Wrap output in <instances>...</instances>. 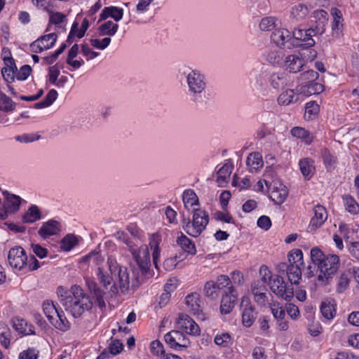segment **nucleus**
Segmentation results:
<instances>
[{"label":"nucleus","instance_id":"obj_39","mask_svg":"<svg viewBox=\"0 0 359 359\" xmlns=\"http://www.w3.org/2000/svg\"><path fill=\"white\" fill-rule=\"evenodd\" d=\"M67 20V17L62 13L55 12L50 15L49 18V25L53 24L55 25V29L60 32H65V21Z\"/></svg>","mask_w":359,"mask_h":359},{"label":"nucleus","instance_id":"obj_41","mask_svg":"<svg viewBox=\"0 0 359 359\" xmlns=\"http://www.w3.org/2000/svg\"><path fill=\"white\" fill-rule=\"evenodd\" d=\"M118 25L108 20L102 23L98 28L100 36H114L118 31Z\"/></svg>","mask_w":359,"mask_h":359},{"label":"nucleus","instance_id":"obj_58","mask_svg":"<svg viewBox=\"0 0 359 359\" xmlns=\"http://www.w3.org/2000/svg\"><path fill=\"white\" fill-rule=\"evenodd\" d=\"M289 262L290 264L302 265L303 253L301 250L296 249L292 250L289 255Z\"/></svg>","mask_w":359,"mask_h":359},{"label":"nucleus","instance_id":"obj_18","mask_svg":"<svg viewBox=\"0 0 359 359\" xmlns=\"http://www.w3.org/2000/svg\"><path fill=\"white\" fill-rule=\"evenodd\" d=\"M201 303L200 295L196 292L189 294L186 297V304L189 308V312L196 316L198 319L203 320L205 317Z\"/></svg>","mask_w":359,"mask_h":359},{"label":"nucleus","instance_id":"obj_6","mask_svg":"<svg viewBox=\"0 0 359 359\" xmlns=\"http://www.w3.org/2000/svg\"><path fill=\"white\" fill-rule=\"evenodd\" d=\"M107 264L111 273L115 276L117 274V281L121 292L124 293L128 291L130 283V273L128 268L120 266L116 260L111 257L108 258Z\"/></svg>","mask_w":359,"mask_h":359},{"label":"nucleus","instance_id":"obj_22","mask_svg":"<svg viewBox=\"0 0 359 359\" xmlns=\"http://www.w3.org/2000/svg\"><path fill=\"white\" fill-rule=\"evenodd\" d=\"M60 231V226L58 222L54 219H50L43 223L41 227L38 231L39 235L43 238H47L50 236L57 235Z\"/></svg>","mask_w":359,"mask_h":359},{"label":"nucleus","instance_id":"obj_43","mask_svg":"<svg viewBox=\"0 0 359 359\" xmlns=\"http://www.w3.org/2000/svg\"><path fill=\"white\" fill-rule=\"evenodd\" d=\"M320 312L327 320L332 319L336 313L334 304L328 300L323 301L320 305Z\"/></svg>","mask_w":359,"mask_h":359},{"label":"nucleus","instance_id":"obj_4","mask_svg":"<svg viewBox=\"0 0 359 359\" xmlns=\"http://www.w3.org/2000/svg\"><path fill=\"white\" fill-rule=\"evenodd\" d=\"M340 266L339 257L334 254H328L322 264L316 269L317 282L319 285L325 286L331 282Z\"/></svg>","mask_w":359,"mask_h":359},{"label":"nucleus","instance_id":"obj_49","mask_svg":"<svg viewBox=\"0 0 359 359\" xmlns=\"http://www.w3.org/2000/svg\"><path fill=\"white\" fill-rule=\"evenodd\" d=\"M298 99L297 95L295 94L293 90L288 89L285 92L282 93L278 98V102L280 104L287 105L291 102L296 101Z\"/></svg>","mask_w":359,"mask_h":359},{"label":"nucleus","instance_id":"obj_36","mask_svg":"<svg viewBox=\"0 0 359 359\" xmlns=\"http://www.w3.org/2000/svg\"><path fill=\"white\" fill-rule=\"evenodd\" d=\"M177 243L184 252L191 255L196 254V249L195 243L183 233L177 238Z\"/></svg>","mask_w":359,"mask_h":359},{"label":"nucleus","instance_id":"obj_48","mask_svg":"<svg viewBox=\"0 0 359 359\" xmlns=\"http://www.w3.org/2000/svg\"><path fill=\"white\" fill-rule=\"evenodd\" d=\"M219 290L217 287L215 281L210 280L204 286L205 295L210 299L214 300L219 297Z\"/></svg>","mask_w":359,"mask_h":359},{"label":"nucleus","instance_id":"obj_64","mask_svg":"<svg viewBox=\"0 0 359 359\" xmlns=\"http://www.w3.org/2000/svg\"><path fill=\"white\" fill-rule=\"evenodd\" d=\"M39 351L34 348H29L19 354V359H36Z\"/></svg>","mask_w":359,"mask_h":359},{"label":"nucleus","instance_id":"obj_61","mask_svg":"<svg viewBox=\"0 0 359 359\" xmlns=\"http://www.w3.org/2000/svg\"><path fill=\"white\" fill-rule=\"evenodd\" d=\"M91 294L93 296V298L95 299L96 304L99 306V308L102 310L105 309L106 303L104 299V292H103L100 288L99 290H95Z\"/></svg>","mask_w":359,"mask_h":359},{"label":"nucleus","instance_id":"obj_1","mask_svg":"<svg viewBox=\"0 0 359 359\" xmlns=\"http://www.w3.org/2000/svg\"><path fill=\"white\" fill-rule=\"evenodd\" d=\"M57 294L65 311L74 318H79L93 307L90 297L78 285H73L69 290L57 287Z\"/></svg>","mask_w":359,"mask_h":359},{"label":"nucleus","instance_id":"obj_60","mask_svg":"<svg viewBox=\"0 0 359 359\" xmlns=\"http://www.w3.org/2000/svg\"><path fill=\"white\" fill-rule=\"evenodd\" d=\"M346 248L351 257L359 262V241L349 242Z\"/></svg>","mask_w":359,"mask_h":359},{"label":"nucleus","instance_id":"obj_23","mask_svg":"<svg viewBox=\"0 0 359 359\" xmlns=\"http://www.w3.org/2000/svg\"><path fill=\"white\" fill-rule=\"evenodd\" d=\"M6 200V211L0 212V218L4 219L7 217V212H17L21 205L22 198L17 195L11 194L7 193Z\"/></svg>","mask_w":359,"mask_h":359},{"label":"nucleus","instance_id":"obj_56","mask_svg":"<svg viewBox=\"0 0 359 359\" xmlns=\"http://www.w3.org/2000/svg\"><path fill=\"white\" fill-rule=\"evenodd\" d=\"M81 259L83 262L93 263L95 265H100L104 260L102 255L97 252H91L83 256Z\"/></svg>","mask_w":359,"mask_h":359},{"label":"nucleus","instance_id":"obj_45","mask_svg":"<svg viewBox=\"0 0 359 359\" xmlns=\"http://www.w3.org/2000/svg\"><path fill=\"white\" fill-rule=\"evenodd\" d=\"M50 323L57 329L62 331H66L69 328V323L62 310L59 312L58 316H55V319L51 320Z\"/></svg>","mask_w":359,"mask_h":359},{"label":"nucleus","instance_id":"obj_51","mask_svg":"<svg viewBox=\"0 0 359 359\" xmlns=\"http://www.w3.org/2000/svg\"><path fill=\"white\" fill-rule=\"evenodd\" d=\"M270 83L275 89L283 88L287 85V79L283 74H273L270 77Z\"/></svg>","mask_w":359,"mask_h":359},{"label":"nucleus","instance_id":"obj_55","mask_svg":"<svg viewBox=\"0 0 359 359\" xmlns=\"http://www.w3.org/2000/svg\"><path fill=\"white\" fill-rule=\"evenodd\" d=\"M276 18L264 17L261 20L259 28L263 32H269L276 27Z\"/></svg>","mask_w":359,"mask_h":359},{"label":"nucleus","instance_id":"obj_11","mask_svg":"<svg viewBox=\"0 0 359 359\" xmlns=\"http://www.w3.org/2000/svg\"><path fill=\"white\" fill-rule=\"evenodd\" d=\"M165 341L172 348L181 350L187 348L190 342L187 337L180 331L172 330L164 336Z\"/></svg>","mask_w":359,"mask_h":359},{"label":"nucleus","instance_id":"obj_19","mask_svg":"<svg viewBox=\"0 0 359 359\" xmlns=\"http://www.w3.org/2000/svg\"><path fill=\"white\" fill-rule=\"evenodd\" d=\"M310 254L312 264L307 266L306 274L309 277H313L315 276L316 269H318V266L322 264L325 259L326 255H325L323 251L318 247L312 248Z\"/></svg>","mask_w":359,"mask_h":359},{"label":"nucleus","instance_id":"obj_35","mask_svg":"<svg viewBox=\"0 0 359 359\" xmlns=\"http://www.w3.org/2000/svg\"><path fill=\"white\" fill-rule=\"evenodd\" d=\"M41 213L39 207L36 205H32L22 216L24 223H34L41 219Z\"/></svg>","mask_w":359,"mask_h":359},{"label":"nucleus","instance_id":"obj_7","mask_svg":"<svg viewBox=\"0 0 359 359\" xmlns=\"http://www.w3.org/2000/svg\"><path fill=\"white\" fill-rule=\"evenodd\" d=\"M271 290L278 297H281L285 301H290L294 296L293 287L288 286L283 277L278 275H273V278L270 281Z\"/></svg>","mask_w":359,"mask_h":359},{"label":"nucleus","instance_id":"obj_63","mask_svg":"<svg viewBox=\"0 0 359 359\" xmlns=\"http://www.w3.org/2000/svg\"><path fill=\"white\" fill-rule=\"evenodd\" d=\"M150 349L151 352L156 356H161L165 353L163 344L158 340H154L151 343Z\"/></svg>","mask_w":359,"mask_h":359},{"label":"nucleus","instance_id":"obj_62","mask_svg":"<svg viewBox=\"0 0 359 359\" xmlns=\"http://www.w3.org/2000/svg\"><path fill=\"white\" fill-rule=\"evenodd\" d=\"M31 72L32 67L28 65H25L20 69L18 72H16V79L18 81H25L30 75Z\"/></svg>","mask_w":359,"mask_h":359},{"label":"nucleus","instance_id":"obj_8","mask_svg":"<svg viewBox=\"0 0 359 359\" xmlns=\"http://www.w3.org/2000/svg\"><path fill=\"white\" fill-rule=\"evenodd\" d=\"M8 262L11 267L21 271L27 264V255L20 246H15L10 249L8 253Z\"/></svg>","mask_w":359,"mask_h":359},{"label":"nucleus","instance_id":"obj_46","mask_svg":"<svg viewBox=\"0 0 359 359\" xmlns=\"http://www.w3.org/2000/svg\"><path fill=\"white\" fill-rule=\"evenodd\" d=\"M285 55L280 50H271L267 56V61L273 65H283L285 59Z\"/></svg>","mask_w":359,"mask_h":359},{"label":"nucleus","instance_id":"obj_9","mask_svg":"<svg viewBox=\"0 0 359 359\" xmlns=\"http://www.w3.org/2000/svg\"><path fill=\"white\" fill-rule=\"evenodd\" d=\"M133 259H135L141 273L146 274L150 267V255L148 247L146 245L140 246L137 251L133 246L130 250Z\"/></svg>","mask_w":359,"mask_h":359},{"label":"nucleus","instance_id":"obj_14","mask_svg":"<svg viewBox=\"0 0 359 359\" xmlns=\"http://www.w3.org/2000/svg\"><path fill=\"white\" fill-rule=\"evenodd\" d=\"M57 39L56 33H50L40 36L30 44V49L33 53H41L51 48Z\"/></svg>","mask_w":359,"mask_h":359},{"label":"nucleus","instance_id":"obj_59","mask_svg":"<svg viewBox=\"0 0 359 359\" xmlns=\"http://www.w3.org/2000/svg\"><path fill=\"white\" fill-rule=\"evenodd\" d=\"M154 0H138L134 12L137 15H142L149 10V6Z\"/></svg>","mask_w":359,"mask_h":359},{"label":"nucleus","instance_id":"obj_26","mask_svg":"<svg viewBox=\"0 0 359 359\" xmlns=\"http://www.w3.org/2000/svg\"><path fill=\"white\" fill-rule=\"evenodd\" d=\"M313 17L316 20L314 30H316V33L322 35L325 32V25L328 21V13L323 9L316 10L313 12Z\"/></svg>","mask_w":359,"mask_h":359},{"label":"nucleus","instance_id":"obj_52","mask_svg":"<svg viewBox=\"0 0 359 359\" xmlns=\"http://www.w3.org/2000/svg\"><path fill=\"white\" fill-rule=\"evenodd\" d=\"M78 238L73 234H68L61 241L60 248L65 251H70L78 244Z\"/></svg>","mask_w":359,"mask_h":359},{"label":"nucleus","instance_id":"obj_20","mask_svg":"<svg viewBox=\"0 0 359 359\" xmlns=\"http://www.w3.org/2000/svg\"><path fill=\"white\" fill-rule=\"evenodd\" d=\"M238 295L233 287L229 288V292H224L220 304V311L222 314L230 313L235 306Z\"/></svg>","mask_w":359,"mask_h":359},{"label":"nucleus","instance_id":"obj_54","mask_svg":"<svg viewBox=\"0 0 359 359\" xmlns=\"http://www.w3.org/2000/svg\"><path fill=\"white\" fill-rule=\"evenodd\" d=\"M217 287L220 290L226 288L224 292H229L230 287H233L231 284V280L226 275H219L217 278V281L215 282Z\"/></svg>","mask_w":359,"mask_h":359},{"label":"nucleus","instance_id":"obj_25","mask_svg":"<svg viewBox=\"0 0 359 359\" xmlns=\"http://www.w3.org/2000/svg\"><path fill=\"white\" fill-rule=\"evenodd\" d=\"M304 66V60L295 55H290L285 57L283 67L290 73L299 72Z\"/></svg>","mask_w":359,"mask_h":359},{"label":"nucleus","instance_id":"obj_38","mask_svg":"<svg viewBox=\"0 0 359 359\" xmlns=\"http://www.w3.org/2000/svg\"><path fill=\"white\" fill-rule=\"evenodd\" d=\"M290 134L294 137L304 140L307 145L311 144L313 141V135L302 127L297 126L292 128L290 130Z\"/></svg>","mask_w":359,"mask_h":359},{"label":"nucleus","instance_id":"obj_2","mask_svg":"<svg viewBox=\"0 0 359 359\" xmlns=\"http://www.w3.org/2000/svg\"><path fill=\"white\" fill-rule=\"evenodd\" d=\"M180 76L185 79L187 93L195 100L201 97L207 88L206 77L198 69L184 67L180 70Z\"/></svg>","mask_w":359,"mask_h":359},{"label":"nucleus","instance_id":"obj_57","mask_svg":"<svg viewBox=\"0 0 359 359\" xmlns=\"http://www.w3.org/2000/svg\"><path fill=\"white\" fill-rule=\"evenodd\" d=\"M321 155L326 168L330 169L335 164L336 158L327 149H322Z\"/></svg>","mask_w":359,"mask_h":359},{"label":"nucleus","instance_id":"obj_44","mask_svg":"<svg viewBox=\"0 0 359 359\" xmlns=\"http://www.w3.org/2000/svg\"><path fill=\"white\" fill-rule=\"evenodd\" d=\"M342 198L346 211L353 215L359 213V205L352 196L344 195Z\"/></svg>","mask_w":359,"mask_h":359},{"label":"nucleus","instance_id":"obj_16","mask_svg":"<svg viewBox=\"0 0 359 359\" xmlns=\"http://www.w3.org/2000/svg\"><path fill=\"white\" fill-rule=\"evenodd\" d=\"M321 35V34L316 33L314 27H310L308 29L297 27L294 28L292 31V39L294 41L295 40L305 42V45L307 47H312L315 45L316 41L313 39V36Z\"/></svg>","mask_w":359,"mask_h":359},{"label":"nucleus","instance_id":"obj_13","mask_svg":"<svg viewBox=\"0 0 359 359\" xmlns=\"http://www.w3.org/2000/svg\"><path fill=\"white\" fill-rule=\"evenodd\" d=\"M241 308L242 309V323L243 326L245 327H251L257 318V312L248 297L244 296L241 298Z\"/></svg>","mask_w":359,"mask_h":359},{"label":"nucleus","instance_id":"obj_50","mask_svg":"<svg viewBox=\"0 0 359 359\" xmlns=\"http://www.w3.org/2000/svg\"><path fill=\"white\" fill-rule=\"evenodd\" d=\"M215 343L221 347L226 348L233 344V339L228 332H221L217 334L214 339Z\"/></svg>","mask_w":359,"mask_h":359},{"label":"nucleus","instance_id":"obj_21","mask_svg":"<svg viewBox=\"0 0 359 359\" xmlns=\"http://www.w3.org/2000/svg\"><path fill=\"white\" fill-rule=\"evenodd\" d=\"M4 64L6 67H3L1 69V74L6 82L8 83H11L14 81L17 71V67L15 66V60L12 57H4Z\"/></svg>","mask_w":359,"mask_h":359},{"label":"nucleus","instance_id":"obj_47","mask_svg":"<svg viewBox=\"0 0 359 359\" xmlns=\"http://www.w3.org/2000/svg\"><path fill=\"white\" fill-rule=\"evenodd\" d=\"M308 7L303 4L295 5L291 11L292 16L297 20L304 19L309 14Z\"/></svg>","mask_w":359,"mask_h":359},{"label":"nucleus","instance_id":"obj_17","mask_svg":"<svg viewBox=\"0 0 359 359\" xmlns=\"http://www.w3.org/2000/svg\"><path fill=\"white\" fill-rule=\"evenodd\" d=\"M313 216L310 220L309 229L315 231L320 228L327 219L326 208L321 205H316L313 208Z\"/></svg>","mask_w":359,"mask_h":359},{"label":"nucleus","instance_id":"obj_12","mask_svg":"<svg viewBox=\"0 0 359 359\" xmlns=\"http://www.w3.org/2000/svg\"><path fill=\"white\" fill-rule=\"evenodd\" d=\"M271 41L280 48H292L294 46L292 33L287 29H277L271 36Z\"/></svg>","mask_w":359,"mask_h":359},{"label":"nucleus","instance_id":"obj_34","mask_svg":"<svg viewBox=\"0 0 359 359\" xmlns=\"http://www.w3.org/2000/svg\"><path fill=\"white\" fill-rule=\"evenodd\" d=\"M182 201L185 209L189 210L194 205H199V200L196 194L191 189H187L183 192Z\"/></svg>","mask_w":359,"mask_h":359},{"label":"nucleus","instance_id":"obj_31","mask_svg":"<svg viewBox=\"0 0 359 359\" xmlns=\"http://www.w3.org/2000/svg\"><path fill=\"white\" fill-rule=\"evenodd\" d=\"M263 164L262 156L259 152L250 154L246 160V165L251 172L258 171Z\"/></svg>","mask_w":359,"mask_h":359},{"label":"nucleus","instance_id":"obj_30","mask_svg":"<svg viewBox=\"0 0 359 359\" xmlns=\"http://www.w3.org/2000/svg\"><path fill=\"white\" fill-rule=\"evenodd\" d=\"M123 15V10L116 6L105 7L100 15V20L112 18L116 22L121 20Z\"/></svg>","mask_w":359,"mask_h":359},{"label":"nucleus","instance_id":"obj_3","mask_svg":"<svg viewBox=\"0 0 359 359\" xmlns=\"http://www.w3.org/2000/svg\"><path fill=\"white\" fill-rule=\"evenodd\" d=\"M319 74L314 70H308L298 78L297 91L305 96H311L322 93L324 86L317 81Z\"/></svg>","mask_w":359,"mask_h":359},{"label":"nucleus","instance_id":"obj_15","mask_svg":"<svg viewBox=\"0 0 359 359\" xmlns=\"http://www.w3.org/2000/svg\"><path fill=\"white\" fill-rule=\"evenodd\" d=\"M177 325L179 329L185 332L188 334L198 336L201 333V329L198 324L187 314H179L177 320Z\"/></svg>","mask_w":359,"mask_h":359},{"label":"nucleus","instance_id":"obj_40","mask_svg":"<svg viewBox=\"0 0 359 359\" xmlns=\"http://www.w3.org/2000/svg\"><path fill=\"white\" fill-rule=\"evenodd\" d=\"M43 310L44 314L50 321L55 319V316H58L59 311L56 307V304H55L53 301L46 300L43 303Z\"/></svg>","mask_w":359,"mask_h":359},{"label":"nucleus","instance_id":"obj_37","mask_svg":"<svg viewBox=\"0 0 359 359\" xmlns=\"http://www.w3.org/2000/svg\"><path fill=\"white\" fill-rule=\"evenodd\" d=\"M353 273L352 269H349L348 271L343 272L337 278V283L336 286V291L338 293L344 292L350 283V275Z\"/></svg>","mask_w":359,"mask_h":359},{"label":"nucleus","instance_id":"obj_29","mask_svg":"<svg viewBox=\"0 0 359 359\" xmlns=\"http://www.w3.org/2000/svg\"><path fill=\"white\" fill-rule=\"evenodd\" d=\"M161 242V237L158 233H153L149 238V246L152 250L153 262L156 269H158V262L160 258L159 244Z\"/></svg>","mask_w":359,"mask_h":359},{"label":"nucleus","instance_id":"obj_53","mask_svg":"<svg viewBox=\"0 0 359 359\" xmlns=\"http://www.w3.org/2000/svg\"><path fill=\"white\" fill-rule=\"evenodd\" d=\"M15 105L11 98L0 92V111H12L15 109Z\"/></svg>","mask_w":359,"mask_h":359},{"label":"nucleus","instance_id":"obj_24","mask_svg":"<svg viewBox=\"0 0 359 359\" xmlns=\"http://www.w3.org/2000/svg\"><path fill=\"white\" fill-rule=\"evenodd\" d=\"M331 15L333 18L332 23V35L335 37H339L342 34L343 29V15L341 11L337 8L331 9Z\"/></svg>","mask_w":359,"mask_h":359},{"label":"nucleus","instance_id":"obj_33","mask_svg":"<svg viewBox=\"0 0 359 359\" xmlns=\"http://www.w3.org/2000/svg\"><path fill=\"white\" fill-rule=\"evenodd\" d=\"M233 166L231 163H225L217 172V182L220 187L227 183L232 172Z\"/></svg>","mask_w":359,"mask_h":359},{"label":"nucleus","instance_id":"obj_42","mask_svg":"<svg viewBox=\"0 0 359 359\" xmlns=\"http://www.w3.org/2000/svg\"><path fill=\"white\" fill-rule=\"evenodd\" d=\"M288 191L285 187L280 184V187H276L271 191V198L277 204H282L286 200Z\"/></svg>","mask_w":359,"mask_h":359},{"label":"nucleus","instance_id":"obj_27","mask_svg":"<svg viewBox=\"0 0 359 359\" xmlns=\"http://www.w3.org/2000/svg\"><path fill=\"white\" fill-rule=\"evenodd\" d=\"M300 265L290 264L287 266L286 264H282L281 269L284 271V268L286 267V272L288 277V280L291 284H298L299 280L302 278V269Z\"/></svg>","mask_w":359,"mask_h":359},{"label":"nucleus","instance_id":"obj_10","mask_svg":"<svg viewBox=\"0 0 359 359\" xmlns=\"http://www.w3.org/2000/svg\"><path fill=\"white\" fill-rule=\"evenodd\" d=\"M34 121V117L28 114H0V126L27 124Z\"/></svg>","mask_w":359,"mask_h":359},{"label":"nucleus","instance_id":"obj_5","mask_svg":"<svg viewBox=\"0 0 359 359\" xmlns=\"http://www.w3.org/2000/svg\"><path fill=\"white\" fill-rule=\"evenodd\" d=\"M192 213V219H184L182 227L189 236L196 238L206 229L209 222V215L201 208H194Z\"/></svg>","mask_w":359,"mask_h":359},{"label":"nucleus","instance_id":"obj_28","mask_svg":"<svg viewBox=\"0 0 359 359\" xmlns=\"http://www.w3.org/2000/svg\"><path fill=\"white\" fill-rule=\"evenodd\" d=\"M13 325L14 329L20 334L23 335L34 334V327L22 318H14L13 320Z\"/></svg>","mask_w":359,"mask_h":359},{"label":"nucleus","instance_id":"obj_32","mask_svg":"<svg viewBox=\"0 0 359 359\" xmlns=\"http://www.w3.org/2000/svg\"><path fill=\"white\" fill-rule=\"evenodd\" d=\"M299 169L303 176L309 180L315 172L314 161L309 158H305L299 161Z\"/></svg>","mask_w":359,"mask_h":359}]
</instances>
